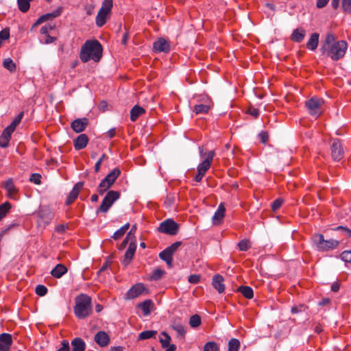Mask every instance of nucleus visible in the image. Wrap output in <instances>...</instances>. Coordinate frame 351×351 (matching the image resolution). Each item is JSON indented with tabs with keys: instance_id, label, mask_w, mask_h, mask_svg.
I'll return each instance as SVG.
<instances>
[{
	"instance_id": "22",
	"label": "nucleus",
	"mask_w": 351,
	"mask_h": 351,
	"mask_svg": "<svg viewBox=\"0 0 351 351\" xmlns=\"http://www.w3.org/2000/svg\"><path fill=\"white\" fill-rule=\"evenodd\" d=\"M88 137L85 134L79 135L73 141V145L76 150H80L85 148L88 143Z\"/></svg>"
},
{
	"instance_id": "33",
	"label": "nucleus",
	"mask_w": 351,
	"mask_h": 351,
	"mask_svg": "<svg viewBox=\"0 0 351 351\" xmlns=\"http://www.w3.org/2000/svg\"><path fill=\"white\" fill-rule=\"evenodd\" d=\"M172 256H173V255L169 251H167L166 249L164 250L163 251H162L159 254V257L162 260L165 261L169 267H171L172 266V263H173Z\"/></svg>"
},
{
	"instance_id": "21",
	"label": "nucleus",
	"mask_w": 351,
	"mask_h": 351,
	"mask_svg": "<svg viewBox=\"0 0 351 351\" xmlns=\"http://www.w3.org/2000/svg\"><path fill=\"white\" fill-rule=\"evenodd\" d=\"M94 340L100 347H106L110 343V337L106 332L99 331L95 335Z\"/></svg>"
},
{
	"instance_id": "46",
	"label": "nucleus",
	"mask_w": 351,
	"mask_h": 351,
	"mask_svg": "<svg viewBox=\"0 0 351 351\" xmlns=\"http://www.w3.org/2000/svg\"><path fill=\"white\" fill-rule=\"evenodd\" d=\"M172 328L174 330H176L179 335L182 336V337H184V336L186 333V330L184 326H182V324H178L173 325L172 326Z\"/></svg>"
},
{
	"instance_id": "37",
	"label": "nucleus",
	"mask_w": 351,
	"mask_h": 351,
	"mask_svg": "<svg viewBox=\"0 0 351 351\" xmlns=\"http://www.w3.org/2000/svg\"><path fill=\"white\" fill-rule=\"evenodd\" d=\"M32 0H17L18 7L22 12H27L30 7V2Z\"/></svg>"
},
{
	"instance_id": "26",
	"label": "nucleus",
	"mask_w": 351,
	"mask_h": 351,
	"mask_svg": "<svg viewBox=\"0 0 351 351\" xmlns=\"http://www.w3.org/2000/svg\"><path fill=\"white\" fill-rule=\"evenodd\" d=\"M72 350L71 351H85L86 343L84 341L80 338H74L71 343Z\"/></svg>"
},
{
	"instance_id": "41",
	"label": "nucleus",
	"mask_w": 351,
	"mask_h": 351,
	"mask_svg": "<svg viewBox=\"0 0 351 351\" xmlns=\"http://www.w3.org/2000/svg\"><path fill=\"white\" fill-rule=\"evenodd\" d=\"M157 332L156 330H145L141 332L138 335V340H144L154 337Z\"/></svg>"
},
{
	"instance_id": "35",
	"label": "nucleus",
	"mask_w": 351,
	"mask_h": 351,
	"mask_svg": "<svg viewBox=\"0 0 351 351\" xmlns=\"http://www.w3.org/2000/svg\"><path fill=\"white\" fill-rule=\"evenodd\" d=\"M130 225L129 223H127L123 226H122L120 229L117 230L113 234L112 238L114 240H118L121 237H122L126 231L129 229Z\"/></svg>"
},
{
	"instance_id": "47",
	"label": "nucleus",
	"mask_w": 351,
	"mask_h": 351,
	"mask_svg": "<svg viewBox=\"0 0 351 351\" xmlns=\"http://www.w3.org/2000/svg\"><path fill=\"white\" fill-rule=\"evenodd\" d=\"M239 248L241 251L245 252L250 247V243L247 239L241 240L238 243Z\"/></svg>"
},
{
	"instance_id": "9",
	"label": "nucleus",
	"mask_w": 351,
	"mask_h": 351,
	"mask_svg": "<svg viewBox=\"0 0 351 351\" xmlns=\"http://www.w3.org/2000/svg\"><path fill=\"white\" fill-rule=\"evenodd\" d=\"M149 293L148 289L143 283H136L125 294V300H132L138 298L141 295H147Z\"/></svg>"
},
{
	"instance_id": "25",
	"label": "nucleus",
	"mask_w": 351,
	"mask_h": 351,
	"mask_svg": "<svg viewBox=\"0 0 351 351\" xmlns=\"http://www.w3.org/2000/svg\"><path fill=\"white\" fill-rule=\"evenodd\" d=\"M13 132L10 130H8V128H5L0 136V147L3 148H5L8 146L9 142L11 138V135Z\"/></svg>"
},
{
	"instance_id": "55",
	"label": "nucleus",
	"mask_w": 351,
	"mask_h": 351,
	"mask_svg": "<svg viewBox=\"0 0 351 351\" xmlns=\"http://www.w3.org/2000/svg\"><path fill=\"white\" fill-rule=\"evenodd\" d=\"M200 276L197 274H192L189 277V282L191 284H197L200 281Z\"/></svg>"
},
{
	"instance_id": "13",
	"label": "nucleus",
	"mask_w": 351,
	"mask_h": 351,
	"mask_svg": "<svg viewBox=\"0 0 351 351\" xmlns=\"http://www.w3.org/2000/svg\"><path fill=\"white\" fill-rule=\"evenodd\" d=\"M135 241L136 240L134 239V237H132V241L127 251L125 252L124 258L123 260V264L125 265H128L134 257L136 250V245Z\"/></svg>"
},
{
	"instance_id": "2",
	"label": "nucleus",
	"mask_w": 351,
	"mask_h": 351,
	"mask_svg": "<svg viewBox=\"0 0 351 351\" xmlns=\"http://www.w3.org/2000/svg\"><path fill=\"white\" fill-rule=\"evenodd\" d=\"M103 47L97 40H88L81 47L80 58L82 62H87L90 60L99 62L102 56Z\"/></svg>"
},
{
	"instance_id": "19",
	"label": "nucleus",
	"mask_w": 351,
	"mask_h": 351,
	"mask_svg": "<svg viewBox=\"0 0 351 351\" xmlns=\"http://www.w3.org/2000/svg\"><path fill=\"white\" fill-rule=\"evenodd\" d=\"M88 123L86 118L77 119L71 123V127L76 133H80L86 129Z\"/></svg>"
},
{
	"instance_id": "44",
	"label": "nucleus",
	"mask_w": 351,
	"mask_h": 351,
	"mask_svg": "<svg viewBox=\"0 0 351 351\" xmlns=\"http://www.w3.org/2000/svg\"><path fill=\"white\" fill-rule=\"evenodd\" d=\"M219 345L214 341L207 342L204 347V351H219Z\"/></svg>"
},
{
	"instance_id": "52",
	"label": "nucleus",
	"mask_w": 351,
	"mask_h": 351,
	"mask_svg": "<svg viewBox=\"0 0 351 351\" xmlns=\"http://www.w3.org/2000/svg\"><path fill=\"white\" fill-rule=\"evenodd\" d=\"M131 237H132V233L128 232L126 237L124 239V240L123 241V242L121 243V244L119 247L120 250L125 248L126 247V245H128V243L129 242L130 243L131 242V241H132Z\"/></svg>"
},
{
	"instance_id": "30",
	"label": "nucleus",
	"mask_w": 351,
	"mask_h": 351,
	"mask_svg": "<svg viewBox=\"0 0 351 351\" xmlns=\"http://www.w3.org/2000/svg\"><path fill=\"white\" fill-rule=\"evenodd\" d=\"M145 110L143 108L139 106H134L130 111V119L132 121H135L141 115L144 114Z\"/></svg>"
},
{
	"instance_id": "48",
	"label": "nucleus",
	"mask_w": 351,
	"mask_h": 351,
	"mask_svg": "<svg viewBox=\"0 0 351 351\" xmlns=\"http://www.w3.org/2000/svg\"><path fill=\"white\" fill-rule=\"evenodd\" d=\"M36 293L39 296H44L47 293V288L42 285H39L36 287Z\"/></svg>"
},
{
	"instance_id": "7",
	"label": "nucleus",
	"mask_w": 351,
	"mask_h": 351,
	"mask_svg": "<svg viewBox=\"0 0 351 351\" xmlns=\"http://www.w3.org/2000/svg\"><path fill=\"white\" fill-rule=\"evenodd\" d=\"M121 193L119 191H109L103 199L102 202L97 208L96 213L97 214L99 213H106L114 202L119 199Z\"/></svg>"
},
{
	"instance_id": "32",
	"label": "nucleus",
	"mask_w": 351,
	"mask_h": 351,
	"mask_svg": "<svg viewBox=\"0 0 351 351\" xmlns=\"http://www.w3.org/2000/svg\"><path fill=\"white\" fill-rule=\"evenodd\" d=\"M237 291L241 293L247 299L250 300L254 297L253 289L249 286H240L238 287Z\"/></svg>"
},
{
	"instance_id": "57",
	"label": "nucleus",
	"mask_w": 351,
	"mask_h": 351,
	"mask_svg": "<svg viewBox=\"0 0 351 351\" xmlns=\"http://www.w3.org/2000/svg\"><path fill=\"white\" fill-rule=\"evenodd\" d=\"M247 113L254 117V118H257L260 114L259 110L254 107L249 108L247 110Z\"/></svg>"
},
{
	"instance_id": "17",
	"label": "nucleus",
	"mask_w": 351,
	"mask_h": 351,
	"mask_svg": "<svg viewBox=\"0 0 351 351\" xmlns=\"http://www.w3.org/2000/svg\"><path fill=\"white\" fill-rule=\"evenodd\" d=\"M60 14H61V9H58V10H56L55 12H53V13H48V14L42 15L34 23V25L32 27L31 30L32 31L38 25H40L41 23H44L45 21H47L48 20L54 19V18L60 16Z\"/></svg>"
},
{
	"instance_id": "51",
	"label": "nucleus",
	"mask_w": 351,
	"mask_h": 351,
	"mask_svg": "<svg viewBox=\"0 0 351 351\" xmlns=\"http://www.w3.org/2000/svg\"><path fill=\"white\" fill-rule=\"evenodd\" d=\"M341 258L346 263H351V251L343 252L341 254Z\"/></svg>"
},
{
	"instance_id": "64",
	"label": "nucleus",
	"mask_w": 351,
	"mask_h": 351,
	"mask_svg": "<svg viewBox=\"0 0 351 351\" xmlns=\"http://www.w3.org/2000/svg\"><path fill=\"white\" fill-rule=\"evenodd\" d=\"M337 230H342L343 232H345V234L348 237H351V230H349L346 228L342 227V226H339L337 228Z\"/></svg>"
},
{
	"instance_id": "27",
	"label": "nucleus",
	"mask_w": 351,
	"mask_h": 351,
	"mask_svg": "<svg viewBox=\"0 0 351 351\" xmlns=\"http://www.w3.org/2000/svg\"><path fill=\"white\" fill-rule=\"evenodd\" d=\"M306 35V32L302 28H297L293 30L291 36V40L295 43H301Z\"/></svg>"
},
{
	"instance_id": "8",
	"label": "nucleus",
	"mask_w": 351,
	"mask_h": 351,
	"mask_svg": "<svg viewBox=\"0 0 351 351\" xmlns=\"http://www.w3.org/2000/svg\"><path fill=\"white\" fill-rule=\"evenodd\" d=\"M200 156L204 158L203 161L197 166V171L202 172L204 174L210 168L212 162L215 156L214 150H210L208 152H204V149L200 148Z\"/></svg>"
},
{
	"instance_id": "38",
	"label": "nucleus",
	"mask_w": 351,
	"mask_h": 351,
	"mask_svg": "<svg viewBox=\"0 0 351 351\" xmlns=\"http://www.w3.org/2000/svg\"><path fill=\"white\" fill-rule=\"evenodd\" d=\"M12 205L10 202H6L0 205V221L6 216L7 213L10 211Z\"/></svg>"
},
{
	"instance_id": "39",
	"label": "nucleus",
	"mask_w": 351,
	"mask_h": 351,
	"mask_svg": "<svg viewBox=\"0 0 351 351\" xmlns=\"http://www.w3.org/2000/svg\"><path fill=\"white\" fill-rule=\"evenodd\" d=\"M4 68L8 69L10 72H14L16 71V64L13 62L11 58H6L3 62Z\"/></svg>"
},
{
	"instance_id": "23",
	"label": "nucleus",
	"mask_w": 351,
	"mask_h": 351,
	"mask_svg": "<svg viewBox=\"0 0 351 351\" xmlns=\"http://www.w3.org/2000/svg\"><path fill=\"white\" fill-rule=\"evenodd\" d=\"M224 279L220 274H216L213 277L212 285L219 293H222L225 291Z\"/></svg>"
},
{
	"instance_id": "4",
	"label": "nucleus",
	"mask_w": 351,
	"mask_h": 351,
	"mask_svg": "<svg viewBox=\"0 0 351 351\" xmlns=\"http://www.w3.org/2000/svg\"><path fill=\"white\" fill-rule=\"evenodd\" d=\"M313 242L319 251H328L337 248L339 242L335 239L325 240L322 234H315L313 238Z\"/></svg>"
},
{
	"instance_id": "43",
	"label": "nucleus",
	"mask_w": 351,
	"mask_h": 351,
	"mask_svg": "<svg viewBox=\"0 0 351 351\" xmlns=\"http://www.w3.org/2000/svg\"><path fill=\"white\" fill-rule=\"evenodd\" d=\"M210 109V106L206 104H197L194 106V112L196 114L207 113Z\"/></svg>"
},
{
	"instance_id": "16",
	"label": "nucleus",
	"mask_w": 351,
	"mask_h": 351,
	"mask_svg": "<svg viewBox=\"0 0 351 351\" xmlns=\"http://www.w3.org/2000/svg\"><path fill=\"white\" fill-rule=\"evenodd\" d=\"M4 188L7 191V196L12 199H16V196L19 193V189L15 186L13 180L8 179L4 185Z\"/></svg>"
},
{
	"instance_id": "58",
	"label": "nucleus",
	"mask_w": 351,
	"mask_h": 351,
	"mask_svg": "<svg viewBox=\"0 0 351 351\" xmlns=\"http://www.w3.org/2000/svg\"><path fill=\"white\" fill-rule=\"evenodd\" d=\"M342 8L345 12L351 10V0H343Z\"/></svg>"
},
{
	"instance_id": "50",
	"label": "nucleus",
	"mask_w": 351,
	"mask_h": 351,
	"mask_svg": "<svg viewBox=\"0 0 351 351\" xmlns=\"http://www.w3.org/2000/svg\"><path fill=\"white\" fill-rule=\"evenodd\" d=\"M182 243L180 241H176L171 245L169 247H167L166 250L169 251L172 255L176 252L178 247L181 245Z\"/></svg>"
},
{
	"instance_id": "20",
	"label": "nucleus",
	"mask_w": 351,
	"mask_h": 351,
	"mask_svg": "<svg viewBox=\"0 0 351 351\" xmlns=\"http://www.w3.org/2000/svg\"><path fill=\"white\" fill-rule=\"evenodd\" d=\"M225 212L226 208L224 204L221 203L212 218V221L214 225H219L222 222L225 216Z\"/></svg>"
},
{
	"instance_id": "62",
	"label": "nucleus",
	"mask_w": 351,
	"mask_h": 351,
	"mask_svg": "<svg viewBox=\"0 0 351 351\" xmlns=\"http://www.w3.org/2000/svg\"><path fill=\"white\" fill-rule=\"evenodd\" d=\"M56 40V37L51 36L48 34L45 36V40H44V43L45 44H49L53 43Z\"/></svg>"
},
{
	"instance_id": "15",
	"label": "nucleus",
	"mask_w": 351,
	"mask_h": 351,
	"mask_svg": "<svg viewBox=\"0 0 351 351\" xmlns=\"http://www.w3.org/2000/svg\"><path fill=\"white\" fill-rule=\"evenodd\" d=\"M12 335L8 333L0 335V351H10L12 344Z\"/></svg>"
},
{
	"instance_id": "49",
	"label": "nucleus",
	"mask_w": 351,
	"mask_h": 351,
	"mask_svg": "<svg viewBox=\"0 0 351 351\" xmlns=\"http://www.w3.org/2000/svg\"><path fill=\"white\" fill-rule=\"evenodd\" d=\"M29 181L34 183L35 184H41V176L39 173H32L30 176Z\"/></svg>"
},
{
	"instance_id": "63",
	"label": "nucleus",
	"mask_w": 351,
	"mask_h": 351,
	"mask_svg": "<svg viewBox=\"0 0 351 351\" xmlns=\"http://www.w3.org/2000/svg\"><path fill=\"white\" fill-rule=\"evenodd\" d=\"M205 176L204 173L197 171V173L195 175L194 179L196 182H199L202 180V178Z\"/></svg>"
},
{
	"instance_id": "54",
	"label": "nucleus",
	"mask_w": 351,
	"mask_h": 351,
	"mask_svg": "<svg viewBox=\"0 0 351 351\" xmlns=\"http://www.w3.org/2000/svg\"><path fill=\"white\" fill-rule=\"evenodd\" d=\"M258 137L260 138V141L262 143H266L268 141L269 139V134L266 131H262L259 135Z\"/></svg>"
},
{
	"instance_id": "10",
	"label": "nucleus",
	"mask_w": 351,
	"mask_h": 351,
	"mask_svg": "<svg viewBox=\"0 0 351 351\" xmlns=\"http://www.w3.org/2000/svg\"><path fill=\"white\" fill-rule=\"evenodd\" d=\"M178 224L173 219H166L162 221L158 230L160 232L165 233L169 235H176L178 231Z\"/></svg>"
},
{
	"instance_id": "60",
	"label": "nucleus",
	"mask_w": 351,
	"mask_h": 351,
	"mask_svg": "<svg viewBox=\"0 0 351 351\" xmlns=\"http://www.w3.org/2000/svg\"><path fill=\"white\" fill-rule=\"evenodd\" d=\"M68 228L67 225L65 224H59L56 228V231L58 233H64L66 230Z\"/></svg>"
},
{
	"instance_id": "56",
	"label": "nucleus",
	"mask_w": 351,
	"mask_h": 351,
	"mask_svg": "<svg viewBox=\"0 0 351 351\" xmlns=\"http://www.w3.org/2000/svg\"><path fill=\"white\" fill-rule=\"evenodd\" d=\"M61 348H59L57 351H70V346L68 340H63L61 342Z\"/></svg>"
},
{
	"instance_id": "24",
	"label": "nucleus",
	"mask_w": 351,
	"mask_h": 351,
	"mask_svg": "<svg viewBox=\"0 0 351 351\" xmlns=\"http://www.w3.org/2000/svg\"><path fill=\"white\" fill-rule=\"evenodd\" d=\"M136 306L142 310L144 316H147L149 315L154 309V304L152 300L148 299L143 302L138 303Z\"/></svg>"
},
{
	"instance_id": "53",
	"label": "nucleus",
	"mask_w": 351,
	"mask_h": 351,
	"mask_svg": "<svg viewBox=\"0 0 351 351\" xmlns=\"http://www.w3.org/2000/svg\"><path fill=\"white\" fill-rule=\"evenodd\" d=\"M282 199H276L274 201V202L271 204V209L273 211L277 210L282 204Z\"/></svg>"
},
{
	"instance_id": "18",
	"label": "nucleus",
	"mask_w": 351,
	"mask_h": 351,
	"mask_svg": "<svg viewBox=\"0 0 351 351\" xmlns=\"http://www.w3.org/2000/svg\"><path fill=\"white\" fill-rule=\"evenodd\" d=\"M160 338V342L163 348H167L165 351H175L176 350V346L175 344H170L171 337L166 332H162Z\"/></svg>"
},
{
	"instance_id": "12",
	"label": "nucleus",
	"mask_w": 351,
	"mask_h": 351,
	"mask_svg": "<svg viewBox=\"0 0 351 351\" xmlns=\"http://www.w3.org/2000/svg\"><path fill=\"white\" fill-rule=\"evenodd\" d=\"M84 186V182H79L77 184H75L71 190V191L69 193V195L67 196V198L65 202V204L69 206L72 204L75 199L77 198L80 192Z\"/></svg>"
},
{
	"instance_id": "6",
	"label": "nucleus",
	"mask_w": 351,
	"mask_h": 351,
	"mask_svg": "<svg viewBox=\"0 0 351 351\" xmlns=\"http://www.w3.org/2000/svg\"><path fill=\"white\" fill-rule=\"evenodd\" d=\"M324 104L322 98L313 97L305 102V106L311 116L317 118L323 112Z\"/></svg>"
},
{
	"instance_id": "42",
	"label": "nucleus",
	"mask_w": 351,
	"mask_h": 351,
	"mask_svg": "<svg viewBox=\"0 0 351 351\" xmlns=\"http://www.w3.org/2000/svg\"><path fill=\"white\" fill-rule=\"evenodd\" d=\"M240 341L237 339L232 338L228 342V351H239Z\"/></svg>"
},
{
	"instance_id": "40",
	"label": "nucleus",
	"mask_w": 351,
	"mask_h": 351,
	"mask_svg": "<svg viewBox=\"0 0 351 351\" xmlns=\"http://www.w3.org/2000/svg\"><path fill=\"white\" fill-rule=\"evenodd\" d=\"M165 274V270L160 268H156L154 270L152 275L149 277V280H158L162 278V276Z\"/></svg>"
},
{
	"instance_id": "31",
	"label": "nucleus",
	"mask_w": 351,
	"mask_h": 351,
	"mask_svg": "<svg viewBox=\"0 0 351 351\" xmlns=\"http://www.w3.org/2000/svg\"><path fill=\"white\" fill-rule=\"evenodd\" d=\"M121 170L119 168H114L104 179L107 182L113 185L117 178L120 176Z\"/></svg>"
},
{
	"instance_id": "36",
	"label": "nucleus",
	"mask_w": 351,
	"mask_h": 351,
	"mask_svg": "<svg viewBox=\"0 0 351 351\" xmlns=\"http://www.w3.org/2000/svg\"><path fill=\"white\" fill-rule=\"evenodd\" d=\"M112 186V184H111L110 182H107L106 181H105L104 179H103L101 182L99 183L97 189V192L100 194V195H103L105 192H106L111 186Z\"/></svg>"
},
{
	"instance_id": "28",
	"label": "nucleus",
	"mask_w": 351,
	"mask_h": 351,
	"mask_svg": "<svg viewBox=\"0 0 351 351\" xmlns=\"http://www.w3.org/2000/svg\"><path fill=\"white\" fill-rule=\"evenodd\" d=\"M319 34L313 33L306 43V47L311 51L315 50L319 44Z\"/></svg>"
},
{
	"instance_id": "45",
	"label": "nucleus",
	"mask_w": 351,
	"mask_h": 351,
	"mask_svg": "<svg viewBox=\"0 0 351 351\" xmlns=\"http://www.w3.org/2000/svg\"><path fill=\"white\" fill-rule=\"evenodd\" d=\"M189 324L192 328H197L201 324V317L198 315H193L190 317Z\"/></svg>"
},
{
	"instance_id": "34",
	"label": "nucleus",
	"mask_w": 351,
	"mask_h": 351,
	"mask_svg": "<svg viewBox=\"0 0 351 351\" xmlns=\"http://www.w3.org/2000/svg\"><path fill=\"white\" fill-rule=\"evenodd\" d=\"M23 112H20L14 119V121L9 125L6 128L8 130H10L12 132H14L16 126L21 123L23 117Z\"/></svg>"
},
{
	"instance_id": "29",
	"label": "nucleus",
	"mask_w": 351,
	"mask_h": 351,
	"mask_svg": "<svg viewBox=\"0 0 351 351\" xmlns=\"http://www.w3.org/2000/svg\"><path fill=\"white\" fill-rule=\"evenodd\" d=\"M67 272V268L62 264H58L51 271V274L57 278H61Z\"/></svg>"
},
{
	"instance_id": "11",
	"label": "nucleus",
	"mask_w": 351,
	"mask_h": 351,
	"mask_svg": "<svg viewBox=\"0 0 351 351\" xmlns=\"http://www.w3.org/2000/svg\"><path fill=\"white\" fill-rule=\"evenodd\" d=\"M331 156L334 160L339 161L343 158L344 151L342 144L338 139H335L331 145Z\"/></svg>"
},
{
	"instance_id": "3",
	"label": "nucleus",
	"mask_w": 351,
	"mask_h": 351,
	"mask_svg": "<svg viewBox=\"0 0 351 351\" xmlns=\"http://www.w3.org/2000/svg\"><path fill=\"white\" fill-rule=\"evenodd\" d=\"M73 308L75 316L79 319H84L92 313L91 298L86 294H80L75 299Z\"/></svg>"
},
{
	"instance_id": "61",
	"label": "nucleus",
	"mask_w": 351,
	"mask_h": 351,
	"mask_svg": "<svg viewBox=\"0 0 351 351\" xmlns=\"http://www.w3.org/2000/svg\"><path fill=\"white\" fill-rule=\"evenodd\" d=\"M329 0H317V7L318 8H324L328 3Z\"/></svg>"
},
{
	"instance_id": "59",
	"label": "nucleus",
	"mask_w": 351,
	"mask_h": 351,
	"mask_svg": "<svg viewBox=\"0 0 351 351\" xmlns=\"http://www.w3.org/2000/svg\"><path fill=\"white\" fill-rule=\"evenodd\" d=\"M95 7V6L93 3H91V4H89V5H87L85 6L84 9L86 10L87 15L90 16V15L93 14Z\"/></svg>"
},
{
	"instance_id": "1",
	"label": "nucleus",
	"mask_w": 351,
	"mask_h": 351,
	"mask_svg": "<svg viewBox=\"0 0 351 351\" xmlns=\"http://www.w3.org/2000/svg\"><path fill=\"white\" fill-rule=\"evenodd\" d=\"M348 44L346 41H337L335 36L332 32H328L321 50L324 55L330 57L332 60L337 61L345 56Z\"/></svg>"
},
{
	"instance_id": "5",
	"label": "nucleus",
	"mask_w": 351,
	"mask_h": 351,
	"mask_svg": "<svg viewBox=\"0 0 351 351\" xmlns=\"http://www.w3.org/2000/svg\"><path fill=\"white\" fill-rule=\"evenodd\" d=\"M113 6L112 0H104L101 7L99 9L95 19L96 24L98 27L104 25L107 20L110 18V12Z\"/></svg>"
},
{
	"instance_id": "14",
	"label": "nucleus",
	"mask_w": 351,
	"mask_h": 351,
	"mask_svg": "<svg viewBox=\"0 0 351 351\" xmlns=\"http://www.w3.org/2000/svg\"><path fill=\"white\" fill-rule=\"evenodd\" d=\"M153 48L156 52L167 53L170 51V43L167 40L160 38L154 43Z\"/></svg>"
}]
</instances>
